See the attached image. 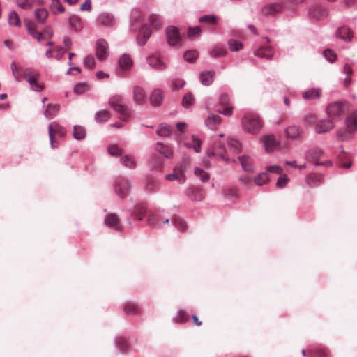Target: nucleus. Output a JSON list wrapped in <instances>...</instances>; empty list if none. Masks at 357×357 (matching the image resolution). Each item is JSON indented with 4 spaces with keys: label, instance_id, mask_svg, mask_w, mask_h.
<instances>
[{
    "label": "nucleus",
    "instance_id": "nucleus-48",
    "mask_svg": "<svg viewBox=\"0 0 357 357\" xmlns=\"http://www.w3.org/2000/svg\"><path fill=\"white\" fill-rule=\"evenodd\" d=\"M322 181L321 176L317 174H310L307 178V182L310 185H317Z\"/></svg>",
    "mask_w": 357,
    "mask_h": 357
},
{
    "label": "nucleus",
    "instance_id": "nucleus-61",
    "mask_svg": "<svg viewBox=\"0 0 357 357\" xmlns=\"http://www.w3.org/2000/svg\"><path fill=\"white\" fill-rule=\"evenodd\" d=\"M202 29L199 26L190 27L188 29V35L190 38L199 36Z\"/></svg>",
    "mask_w": 357,
    "mask_h": 357
},
{
    "label": "nucleus",
    "instance_id": "nucleus-37",
    "mask_svg": "<svg viewBox=\"0 0 357 357\" xmlns=\"http://www.w3.org/2000/svg\"><path fill=\"white\" fill-rule=\"evenodd\" d=\"M111 116L110 112L107 110H101L96 114V120L98 123L107 121Z\"/></svg>",
    "mask_w": 357,
    "mask_h": 357
},
{
    "label": "nucleus",
    "instance_id": "nucleus-45",
    "mask_svg": "<svg viewBox=\"0 0 357 357\" xmlns=\"http://www.w3.org/2000/svg\"><path fill=\"white\" fill-rule=\"evenodd\" d=\"M90 89L89 85L86 83L82 82L76 84L74 87V91L77 94H82Z\"/></svg>",
    "mask_w": 357,
    "mask_h": 357
},
{
    "label": "nucleus",
    "instance_id": "nucleus-64",
    "mask_svg": "<svg viewBox=\"0 0 357 357\" xmlns=\"http://www.w3.org/2000/svg\"><path fill=\"white\" fill-rule=\"evenodd\" d=\"M117 346L123 351H126L128 348V344L126 339L123 337H119L117 339Z\"/></svg>",
    "mask_w": 357,
    "mask_h": 357
},
{
    "label": "nucleus",
    "instance_id": "nucleus-16",
    "mask_svg": "<svg viewBox=\"0 0 357 357\" xmlns=\"http://www.w3.org/2000/svg\"><path fill=\"white\" fill-rule=\"evenodd\" d=\"M97 22L100 26H112L114 25L115 19L112 15L103 13L98 15Z\"/></svg>",
    "mask_w": 357,
    "mask_h": 357
},
{
    "label": "nucleus",
    "instance_id": "nucleus-20",
    "mask_svg": "<svg viewBox=\"0 0 357 357\" xmlns=\"http://www.w3.org/2000/svg\"><path fill=\"white\" fill-rule=\"evenodd\" d=\"M130 184L126 181H120L116 184V192L122 199L125 198L130 190Z\"/></svg>",
    "mask_w": 357,
    "mask_h": 357
},
{
    "label": "nucleus",
    "instance_id": "nucleus-34",
    "mask_svg": "<svg viewBox=\"0 0 357 357\" xmlns=\"http://www.w3.org/2000/svg\"><path fill=\"white\" fill-rule=\"evenodd\" d=\"M121 163L126 167L134 169L136 167V161L135 158L128 155H123L121 158Z\"/></svg>",
    "mask_w": 357,
    "mask_h": 357
},
{
    "label": "nucleus",
    "instance_id": "nucleus-14",
    "mask_svg": "<svg viewBox=\"0 0 357 357\" xmlns=\"http://www.w3.org/2000/svg\"><path fill=\"white\" fill-rule=\"evenodd\" d=\"M133 99L135 103L143 105L146 102V94L144 89L139 86L133 87Z\"/></svg>",
    "mask_w": 357,
    "mask_h": 357
},
{
    "label": "nucleus",
    "instance_id": "nucleus-58",
    "mask_svg": "<svg viewBox=\"0 0 357 357\" xmlns=\"http://www.w3.org/2000/svg\"><path fill=\"white\" fill-rule=\"evenodd\" d=\"M188 319L189 316L185 312L179 310L178 312V317L174 319V321L176 323H185L188 320Z\"/></svg>",
    "mask_w": 357,
    "mask_h": 357
},
{
    "label": "nucleus",
    "instance_id": "nucleus-54",
    "mask_svg": "<svg viewBox=\"0 0 357 357\" xmlns=\"http://www.w3.org/2000/svg\"><path fill=\"white\" fill-rule=\"evenodd\" d=\"M185 82L181 79H174L172 82L171 88L172 91H178L183 87Z\"/></svg>",
    "mask_w": 357,
    "mask_h": 357
},
{
    "label": "nucleus",
    "instance_id": "nucleus-28",
    "mask_svg": "<svg viewBox=\"0 0 357 357\" xmlns=\"http://www.w3.org/2000/svg\"><path fill=\"white\" fill-rule=\"evenodd\" d=\"M321 90L320 89H310L303 93L302 96L305 100H314L321 96Z\"/></svg>",
    "mask_w": 357,
    "mask_h": 357
},
{
    "label": "nucleus",
    "instance_id": "nucleus-47",
    "mask_svg": "<svg viewBox=\"0 0 357 357\" xmlns=\"http://www.w3.org/2000/svg\"><path fill=\"white\" fill-rule=\"evenodd\" d=\"M228 45L231 51L236 52L242 50L243 43L235 39H231L228 41Z\"/></svg>",
    "mask_w": 357,
    "mask_h": 357
},
{
    "label": "nucleus",
    "instance_id": "nucleus-23",
    "mask_svg": "<svg viewBox=\"0 0 357 357\" xmlns=\"http://www.w3.org/2000/svg\"><path fill=\"white\" fill-rule=\"evenodd\" d=\"M163 92L159 89H155L153 91L150 96V102L153 106H160L163 100Z\"/></svg>",
    "mask_w": 357,
    "mask_h": 357
},
{
    "label": "nucleus",
    "instance_id": "nucleus-24",
    "mask_svg": "<svg viewBox=\"0 0 357 357\" xmlns=\"http://www.w3.org/2000/svg\"><path fill=\"white\" fill-rule=\"evenodd\" d=\"M151 34V31L148 26L144 25L142 26L137 36L138 44L140 45H144Z\"/></svg>",
    "mask_w": 357,
    "mask_h": 357
},
{
    "label": "nucleus",
    "instance_id": "nucleus-22",
    "mask_svg": "<svg viewBox=\"0 0 357 357\" xmlns=\"http://www.w3.org/2000/svg\"><path fill=\"white\" fill-rule=\"evenodd\" d=\"M105 224L109 227L113 228L115 230H121V226L120 224V220L117 215L115 213L109 214L105 218Z\"/></svg>",
    "mask_w": 357,
    "mask_h": 357
},
{
    "label": "nucleus",
    "instance_id": "nucleus-27",
    "mask_svg": "<svg viewBox=\"0 0 357 357\" xmlns=\"http://www.w3.org/2000/svg\"><path fill=\"white\" fill-rule=\"evenodd\" d=\"M155 150L167 158H172L173 156V151L172 149L169 146L165 145L160 142L156 144Z\"/></svg>",
    "mask_w": 357,
    "mask_h": 357
},
{
    "label": "nucleus",
    "instance_id": "nucleus-51",
    "mask_svg": "<svg viewBox=\"0 0 357 357\" xmlns=\"http://www.w3.org/2000/svg\"><path fill=\"white\" fill-rule=\"evenodd\" d=\"M353 132L354 131H349L347 128V129L340 130L337 132V138L341 141L348 139L351 137V133Z\"/></svg>",
    "mask_w": 357,
    "mask_h": 357
},
{
    "label": "nucleus",
    "instance_id": "nucleus-46",
    "mask_svg": "<svg viewBox=\"0 0 357 357\" xmlns=\"http://www.w3.org/2000/svg\"><path fill=\"white\" fill-rule=\"evenodd\" d=\"M218 18L213 15H204L199 18V22L202 23H207L210 25H213L217 23Z\"/></svg>",
    "mask_w": 357,
    "mask_h": 357
},
{
    "label": "nucleus",
    "instance_id": "nucleus-8",
    "mask_svg": "<svg viewBox=\"0 0 357 357\" xmlns=\"http://www.w3.org/2000/svg\"><path fill=\"white\" fill-rule=\"evenodd\" d=\"M109 46L107 42L104 39H98L96 45V56L100 61L106 59L108 56Z\"/></svg>",
    "mask_w": 357,
    "mask_h": 357
},
{
    "label": "nucleus",
    "instance_id": "nucleus-25",
    "mask_svg": "<svg viewBox=\"0 0 357 357\" xmlns=\"http://www.w3.org/2000/svg\"><path fill=\"white\" fill-rule=\"evenodd\" d=\"M345 122L349 131L357 130V112L350 113L346 118Z\"/></svg>",
    "mask_w": 357,
    "mask_h": 357
},
{
    "label": "nucleus",
    "instance_id": "nucleus-41",
    "mask_svg": "<svg viewBox=\"0 0 357 357\" xmlns=\"http://www.w3.org/2000/svg\"><path fill=\"white\" fill-rule=\"evenodd\" d=\"M146 207L145 204H139L136 206L135 210L134 211V214L136 215V217L139 220H142L143 219V217L146 213Z\"/></svg>",
    "mask_w": 357,
    "mask_h": 357
},
{
    "label": "nucleus",
    "instance_id": "nucleus-39",
    "mask_svg": "<svg viewBox=\"0 0 357 357\" xmlns=\"http://www.w3.org/2000/svg\"><path fill=\"white\" fill-rule=\"evenodd\" d=\"M124 312L127 314H136L139 313L140 310L136 305L128 303L124 306Z\"/></svg>",
    "mask_w": 357,
    "mask_h": 357
},
{
    "label": "nucleus",
    "instance_id": "nucleus-56",
    "mask_svg": "<svg viewBox=\"0 0 357 357\" xmlns=\"http://www.w3.org/2000/svg\"><path fill=\"white\" fill-rule=\"evenodd\" d=\"M228 146L230 149H233L234 151L236 153H239L241 150V144L238 141L234 139H229L228 140Z\"/></svg>",
    "mask_w": 357,
    "mask_h": 357
},
{
    "label": "nucleus",
    "instance_id": "nucleus-9",
    "mask_svg": "<svg viewBox=\"0 0 357 357\" xmlns=\"http://www.w3.org/2000/svg\"><path fill=\"white\" fill-rule=\"evenodd\" d=\"M149 65L155 70H164L167 68L166 63L162 60L158 53L151 54L147 58Z\"/></svg>",
    "mask_w": 357,
    "mask_h": 357
},
{
    "label": "nucleus",
    "instance_id": "nucleus-1",
    "mask_svg": "<svg viewBox=\"0 0 357 357\" xmlns=\"http://www.w3.org/2000/svg\"><path fill=\"white\" fill-rule=\"evenodd\" d=\"M241 126L244 131L252 135H256L261 130L263 121L257 114L247 112L241 119Z\"/></svg>",
    "mask_w": 357,
    "mask_h": 357
},
{
    "label": "nucleus",
    "instance_id": "nucleus-32",
    "mask_svg": "<svg viewBox=\"0 0 357 357\" xmlns=\"http://www.w3.org/2000/svg\"><path fill=\"white\" fill-rule=\"evenodd\" d=\"M120 67L123 70H128L132 66V60L128 54H123L119 60Z\"/></svg>",
    "mask_w": 357,
    "mask_h": 357
},
{
    "label": "nucleus",
    "instance_id": "nucleus-21",
    "mask_svg": "<svg viewBox=\"0 0 357 357\" xmlns=\"http://www.w3.org/2000/svg\"><path fill=\"white\" fill-rule=\"evenodd\" d=\"M334 128V123L332 119L321 120L316 125V132L318 133H324L328 132Z\"/></svg>",
    "mask_w": 357,
    "mask_h": 357
},
{
    "label": "nucleus",
    "instance_id": "nucleus-30",
    "mask_svg": "<svg viewBox=\"0 0 357 357\" xmlns=\"http://www.w3.org/2000/svg\"><path fill=\"white\" fill-rule=\"evenodd\" d=\"M59 109V105L49 104L44 112V115L47 119H52L56 115Z\"/></svg>",
    "mask_w": 357,
    "mask_h": 357
},
{
    "label": "nucleus",
    "instance_id": "nucleus-55",
    "mask_svg": "<svg viewBox=\"0 0 357 357\" xmlns=\"http://www.w3.org/2000/svg\"><path fill=\"white\" fill-rule=\"evenodd\" d=\"M108 151L113 156L122 155L124 153L123 150L116 145H111L108 147Z\"/></svg>",
    "mask_w": 357,
    "mask_h": 357
},
{
    "label": "nucleus",
    "instance_id": "nucleus-40",
    "mask_svg": "<svg viewBox=\"0 0 357 357\" xmlns=\"http://www.w3.org/2000/svg\"><path fill=\"white\" fill-rule=\"evenodd\" d=\"M19 76L22 77L25 80L30 79L33 76H38V73L31 68L21 70Z\"/></svg>",
    "mask_w": 357,
    "mask_h": 357
},
{
    "label": "nucleus",
    "instance_id": "nucleus-49",
    "mask_svg": "<svg viewBox=\"0 0 357 357\" xmlns=\"http://www.w3.org/2000/svg\"><path fill=\"white\" fill-rule=\"evenodd\" d=\"M198 56V52L196 50H188L184 53L183 57L188 62H194Z\"/></svg>",
    "mask_w": 357,
    "mask_h": 357
},
{
    "label": "nucleus",
    "instance_id": "nucleus-3",
    "mask_svg": "<svg viewBox=\"0 0 357 357\" xmlns=\"http://www.w3.org/2000/svg\"><path fill=\"white\" fill-rule=\"evenodd\" d=\"M217 112L225 116H231L233 114L234 107L230 101L229 96L222 93L219 98Z\"/></svg>",
    "mask_w": 357,
    "mask_h": 357
},
{
    "label": "nucleus",
    "instance_id": "nucleus-35",
    "mask_svg": "<svg viewBox=\"0 0 357 357\" xmlns=\"http://www.w3.org/2000/svg\"><path fill=\"white\" fill-rule=\"evenodd\" d=\"M73 137L77 140H82L86 137V130L83 126H75L73 127Z\"/></svg>",
    "mask_w": 357,
    "mask_h": 357
},
{
    "label": "nucleus",
    "instance_id": "nucleus-5",
    "mask_svg": "<svg viewBox=\"0 0 357 357\" xmlns=\"http://www.w3.org/2000/svg\"><path fill=\"white\" fill-rule=\"evenodd\" d=\"M165 179L169 181H176L181 184L185 182V169L184 165H178L174 167L172 173L165 176Z\"/></svg>",
    "mask_w": 357,
    "mask_h": 357
},
{
    "label": "nucleus",
    "instance_id": "nucleus-50",
    "mask_svg": "<svg viewBox=\"0 0 357 357\" xmlns=\"http://www.w3.org/2000/svg\"><path fill=\"white\" fill-rule=\"evenodd\" d=\"M195 174L199 177L202 182H206L209 179V174L200 168L195 169Z\"/></svg>",
    "mask_w": 357,
    "mask_h": 357
},
{
    "label": "nucleus",
    "instance_id": "nucleus-6",
    "mask_svg": "<svg viewBox=\"0 0 357 357\" xmlns=\"http://www.w3.org/2000/svg\"><path fill=\"white\" fill-rule=\"evenodd\" d=\"M207 153L209 156H217L227 162H236L235 160H232L225 155V147L220 142H215L211 147L208 149Z\"/></svg>",
    "mask_w": 357,
    "mask_h": 357
},
{
    "label": "nucleus",
    "instance_id": "nucleus-38",
    "mask_svg": "<svg viewBox=\"0 0 357 357\" xmlns=\"http://www.w3.org/2000/svg\"><path fill=\"white\" fill-rule=\"evenodd\" d=\"M172 128H171V126L166 123H162L160 125L157 130V134L160 136L167 137L169 136L172 133Z\"/></svg>",
    "mask_w": 357,
    "mask_h": 357
},
{
    "label": "nucleus",
    "instance_id": "nucleus-59",
    "mask_svg": "<svg viewBox=\"0 0 357 357\" xmlns=\"http://www.w3.org/2000/svg\"><path fill=\"white\" fill-rule=\"evenodd\" d=\"M84 65L85 67L93 69L96 66V60L93 56L89 55L84 59Z\"/></svg>",
    "mask_w": 357,
    "mask_h": 357
},
{
    "label": "nucleus",
    "instance_id": "nucleus-31",
    "mask_svg": "<svg viewBox=\"0 0 357 357\" xmlns=\"http://www.w3.org/2000/svg\"><path fill=\"white\" fill-rule=\"evenodd\" d=\"M238 160L241 163L242 167L246 172H252L253 166H252V159L246 155L238 157Z\"/></svg>",
    "mask_w": 357,
    "mask_h": 357
},
{
    "label": "nucleus",
    "instance_id": "nucleus-60",
    "mask_svg": "<svg viewBox=\"0 0 357 357\" xmlns=\"http://www.w3.org/2000/svg\"><path fill=\"white\" fill-rule=\"evenodd\" d=\"M149 22L155 29L160 28L162 25V22H161V20H160L159 16H158L156 15H152L150 16Z\"/></svg>",
    "mask_w": 357,
    "mask_h": 357
},
{
    "label": "nucleus",
    "instance_id": "nucleus-57",
    "mask_svg": "<svg viewBox=\"0 0 357 357\" xmlns=\"http://www.w3.org/2000/svg\"><path fill=\"white\" fill-rule=\"evenodd\" d=\"M324 56L330 62H333L337 59L336 53L331 49H326L324 51Z\"/></svg>",
    "mask_w": 357,
    "mask_h": 357
},
{
    "label": "nucleus",
    "instance_id": "nucleus-12",
    "mask_svg": "<svg viewBox=\"0 0 357 357\" xmlns=\"http://www.w3.org/2000/svg\"><path fill=\"white\" fill-rule=\"evenodd\" d=\"M309 15L310 17L319 20L326 17L328 15V10L322 6L317 5L310 10Z\"/></svg>",
    "mask_w": 357,
    "mask_h": 357
},
{
    "label": "nucleus",
    "instance_id": "nucleus-43",
    "mask_svg": "<svg viewBox=\"0 0 357 357\" xmlns=\"http://www.w3.org/2000/svg\"><path fill=\"white\" fill-rule=\"evenodd\" d=\"M8 24L10 26H20V21L18 15L13 11L9 14L8 16Z\"/></svg>",
    "mask_w": 357,
    "mask_h": 357
},
{
    "label": "nucleus",
    "instance_id": "nucleus-19",
    "mask_svg": "<svg viewBox=\"0 0 357 357\" xmlns=\"http://www.w3.org/2000/svg\"><path fill=\"white\" fill-rule=\"evenodd\" d=\"M336 36L347 42H351L354 37V33L350 28L342 26L337 29L336 31Z\"/></svg>",
    "mask_w": 357,
    "mask_h": 357
},
{
    "label": "nucleus",
    "instance_id": "nucleus-44",
    "mask_svg": "<svg viewBox=\"0 0 357 357\" xmlns=\"http://www.w3.org/2000/svg\"><path fill=\"white\" fill-rule=\"evenodd\" d=\"M210 54L211 56L218 58L224 56L227 54V51L225 48L215 46L213 50L210 52Z\"/></svg>",
    "mask_w": 357,
    "mask_h": 357
},
{
    "label": "nucleus",
    "instance_id": "nucleus-11",
    "mask_svg": "<svg viewBox=\"0 0 357 357\" xmlns=\"http://www.w3.org/2000/svg\"><path fill=\"white\" fill-rule=\"evenodd\" d=\"M282 10L283 6L281 3H271L262 8L261 13L265 16H271L282 12Z\"/></svg>",
    "mask_w": 357,
    "mask_h": 357
},
{
    "label": "nucleus",
    "instance_id": "nucleus-63",
    "mask_svg": "<svg viewBox=\"0 0 357 357\" xmlns=\"http://www.w3.org/2000/svg\"><path fill=\"white\" fill-rule=\"evenodd\" d=\"M18 6L23 9H29L33 6V0H17Z\"/></svg>",
    "mask_w": 357,
    "mask_h": 357
},
{
    "label": "nucleus",
    "instance_id": "nucleus-42",
    "mask_svg": "<svg viewBox=\"0 0 357 357\" xmlns=\"http://www.w3.org/2000/svg\"><path fill=\"white\" fill-rule=\"evenodd\" d=\"M269 181V177L267 173L263 172L259 174L255 178V182L257 185H262Z\"/></svg>",
    "mask_w": 357,
    "mask_h": 357
},
{
    "label": "nucleus",
    "instance_id": "nucleus-4",
    "mask_svg": "<svg viewBox=\"0 0 357 357\" xmlns=\"http://www.w3.org/2000/svg\"><path fill=\"white\" fill-rule=\"evenodd\" d=\"M48 131L51 147L53 149L58 147V142L55 139V136L64 137L66 133L65 128L57 123L53 122L49 125Z\"/></svg>",
    "mask_w": 357,
    "mask_h": 357
},
{
    "label": "nucleus",
    "instance_id": "nucleus-13",
    "mask_svg": "<svg viewBox=\"0 0 357 357\" xmlns=\"http://www.w3.org/2000/svg\"><path fill=\"white\" fill-rule=\"evenodd\" d=\"M274 50L271 46H263L254 52V54L258 57L271 60L274 56Z\"/></svg>",
    "mask_w": 357,
    "mask_h": 357
},
{
    "label": "nucleus",
    "instance_id": "nucleus-52",
    "mask_svg": "<svg viewBox=\"0 0 357 357\" xmlns=\"http://www.w3.org/2000/svg\"><path fill=\"white\" fill-rule=\"evenodd\" d=\"M172 221L181 231H183L187 227L186 223L179 217H174Z\"/></svg>",
    "mask_w": 357,
    "mask_h": 357
},
{
    "label": "nucleus",
    "instance_id": "nucleus-26",
    "mask_svg": "<svg viewBox=\"0 0 357 357\" xmlns=\"http://www.w3.org/2000/svg\"><path fill=\"white\" fill-rule=\"evenodd\" d=\"M214 75L213 70L202 72L199 76L200 82L203 85L209 86L213 82Z\"/></svg>",
    "mask_w": 357,
    "mask_h": 357
},
{
    "label": "nucleus",
    "instance_id": "nucleus-15",
    "mask_svg": "<svg viewBox=\"0 0 357 357\" xmlns=\"http://www.w3.org/2000/svg\"><path fill=\"white\" fill-rule=\"evenodd\" d=\"M186 195L191 199L195 201H201L204 197L203 189L197 186H192L189 188L186 191Z\"/></svg>",
    "mask_w": 357,
    "mask_h": 357
},
{
    "label": "nucleus",
    "instance_id": "nucleus-36",
    "mask_svg": "<svg viewBox=\"0 0 357 357\" xmlns=\"http://www.w3.org/2000/svg\"><path fill=\"white\" fill-rule=\"evenodd\" d=\"M48 16L46 9L39 8L35 11V17L38 22L43 24Z\"/></svg>",
    "mask_w": 357,
    "mask_h": 357
},
{
    "label": "nucleus",
    "instance_id": "nucleus-33",
    "mask_svg": "<svg viewBox=\"0 0 357 357\" xmlns=\"http://www.w3.org/2000/svg\"><path fill=\"white\" fill-rule=\"evenodd\" d=\"M286 136L290 139H296L301 135V130L298 126H291L286 129Z\"/></svg>",
    "mask_w": 357,
    "mask_h": 357
},
{
    "label": "nucleus",
    "instance_id": "nucleus-2",
    "mask_svg": "<svg viewBox=\"0 0 357 357\" xmlns=\"http://www.w3.org/2000/svg\"><path fill=\"white\" fill-rule=\"evenodd\" d=\"M109 104L111 107L117 112L119 118L121 120L127 121L130 119V112L127 107L123 104V99L121 96H115L111 98Z\"/></svg>",
    "mask_w": 357,
    "mask_h": 357
},
{
    "label": "nucleus",
    "instance_id": "nucleus-18",
    "mask_svg": "<svg viewBox=\"0 0 357 357\" xmlns=\"http://www.w3.org/2000/svg\"><path fill=\"white\" fill-rule=\"evenodd\" d=\"M264 144L268 152H273L279 146V142L272 135L264 137Z\"/></svg>",
    "mask_w": 357,
    "mask_h": 357
},
{
    "label": "nucleus",
    "instance_id": "nucleus-53",
    "mask_svg": "<svg viewBox=\"0 0 357 357\" xmlns=\"http://www.w3.org/2000/svg\"><path fill=\"white\" fill-rule=\"evenodd\" d=\"M194 103V98L192 93H186L182 100V104L185 107H189Z\"/></svg>",
    "mask_w": 357,
    "mask_h": 357
},
{
    "label": "nucleus",
    "instance_id": "nucleus-10",
    "mask_svg": "<svg viewBox=\"0 0 357 357\" xmlns=\"http://www.w3.org/2000/svg\"><path fill=\"white\" fill-rule=\"evenodd\" d=\"M167 42L170 45H176L181 40L178 29L174 26H169L166 29Z\"/></svg>",
    "mask_w": 357,
    "mask_h": 357
},
{
    "label": "nucleus",
    "instance_id": "nucleus-7",
    "mask_svg": "<svg viewBox=\"0 0 357 357\" xmlns=\"http://www.w3.org/2000/svg\"><path fill=\"white\" fill-rule=\"evenodd\" d=\"M345 111V107L342 102L330 104L326 109L328 116L333 120L340 117Z\"/></svg>",
    "mask_w": 357,
    "mask_h": 357
},
{
    "label": "nucleus",
    "instance_id": "nucleus-62",
    "mask_svg": "<svg viewBox=\"0 0 357 357\" xmlns=\"http://www.w3.org/2000/svg\"><path fill=\"white\" fill-rule=\"evenodd\" d=\"M50 8L54 10L56 8L59 13H63L65 11L64 7L61 5L59 0H52Z\"/></svg>",
    "mask_w": 357,
    "mask_h": 357
},
{
    "label": "nucleus",
    "instance_id": "nucleus-29",
    "mask_svg": "<svg viewBox=\"0 0 357 357\" xmlns=\"http://www.w3.org/2000/svg\"><path fill=\"white\" fill-rule=\"evenodd\" d=\"M69 24L70 27L75 31L82 29V19L77 15H72L69 17Z\"/></svg>",
    "mask_w": 357,
    "mask_h": 357
},
{
    "label": "nucleus",
    "instance_id": "nucleus-17",
    "mask_svg": "<svg viewBox=\"0 0 357 357\" xmlns=\"http://www.w3.org/2000/svg\"><path fill=\"white\" fill-rule=\"evenodd\" d=\"M222 122V117L218 114H211L205 119L206 126L212 130H217Z\"/></svg>",
    "mask_w": 357,
    "mask_h": 357
}]
</instances>
